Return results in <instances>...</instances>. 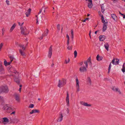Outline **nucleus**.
<instances>
[{
  "mask_svg": "<svg viewBox=\"0 0 125 125\" xmlns=\"http://www.w3.org/2000/svg\"><path fill=\"white\" fill-rule=\"evenodd\" d=\"M15 44L16 45L19 46L20 48H22V49H20L19 50V52L21 55L22 56H25V53L24 52L26 49V46L24 47V45L23 44H19L18 42H15Z\"/></svg>",
  "mask_w": 125,
  "mask_h": 125,
  "instance_id": "obj_1",
  "label": "nucleus"
},
{
  "mask_svg": "<svg viewBox=\"0 0 125 125\" xmlns=\"http://www.w3.org/2000/svg\"><path fill=\"white\" fill-rule=\"evenodd\" d=\"M9 91L8 87L6 85L2 86L0 87V94L2 92L7 93Z\"/></svg>",
  "mask_w": 125,
  "mask_h": 125,
  "instance_id": "obj_2",
  "label": "nucleus"
},
{
  "mask_svg": "<svg viewBox=\"0 0 125 125\" xmlns=\"http://www.w3.org/2000/svg\"><path fill=\"white\" fill-rule=\"evenodd\" d=\"M66 80L62 79L61 80H59L58 86L60 88L64 86L66 83Z\"/></svg>",
  "mask_w": 125,
  "mask_h": 125,
  "instance_id": "obj_3",
  "label": "nucleus"
},
{
  "mask_svg": "<svg viewBox=\"0 0 125 125\" xmlns=\"http://www.w3.org/2000/svg\"><path fill=\"white\" fill-rule=\"evenodd\" d=\"M8 68L9 69L10 71L12 72V74H11V75L15 76L16 75L15 74L17 73L18 74V72L16 71L15 70V68L11 65H10L9 67Z\"/></svg>",
  "mask_w": 125,
  "mask_h": 125,
  "instance_id": "obj_4",
  "label": "nucleus"
},
{
  "mask_svg": "<svg viewBox=\"0 0 125 125\" xmlns=\"http://www.w3.org/2000/svg\"><path fill=\"white\" fill-rule=\"evenodd\" d=\"M103 32L105 31L106 30L107 25V20H104V22H103Z\"/></svg>",
  "mask_w": 125,
  "mask_h": 125,
  "instance_id": "obj_5",
  "label": "nucleus"
},
{
  "mask_svg": "<svg viewBox=\"0 0 125 125\" xmlns=\"http://www.w3.org/2000/svg\"><path fill=\"white\" fill-rule=\"evenodd\" d=\"M4 110H10L11 111H13L14 109L13 107H8L7 105L4 106Z\"/></svg>",
  "mask_w": 125,
  "mask_h": 125,
  "instance_id": "obj_6",
  "label": "nucleus"
},
{
  "mask_svg": "<svg viewBox=\"0 0 125 125\" xmlns=\"http://www.w3.org/2000/svg\"><path fill=\"white\" fill-rule=\"evenodd\" d=\"M52 45H51L49 49L48 56L50 58H51L52 54Z\"/></svg>",
  "mask_w": 125,
  "mask_h": 125,
  "instance_id": "obj_7",
  "label": "nucleus"
},
{
  "mask_svg": "<svg viewBox=\"0 0 125 125\" xmlns=\"http://www.w3.org/2000/svg\"><path fill=\"white\" fill-rule=\"evenodd\" d=\"M86 68L84 66H81L79 68V71L81 73H83L87 71Z\"/></svg>",
  "mask_w": 125,
  "mask_h": 125,
  "instance_id": "obj_8",
  "label": "nucleus"
},
{
  "mask_svg": "<svg viewBox=\"0 0 125 125\" xmlns=\"http://www.w3.org/2000/svg\"><path fill=\"white\" fill-rule=\"evenodd\" d=\"M20 29L21 30V33L23 35H27L29 33V32H28V33L25 32V29L23 27H21L20 28Z\"/></svg>",
  "mask_w": 125,
  "mask_h": 125,
  "instance_id": "obj_9",
  "label": "nucleus"
},
{
  "mask_svg": "<svg viewBox=\"0 0 125 125\" xmlns=\"http://www.w3.org/2000/svg\"><path fill=\"white\" fill-rule=\"evenodd\" d=\"M76 87L77 89V92H79L80 91L79 82L78 79V78L76 77Z\"/></svg>",
  "mask_w": 125,
  "mask_h": 125,
  "instance_id": "obj_10",
  "label": "nucleus"
},
{
  "mask_svg": "<svg viewBox=\"0 0 125 125\" xmlns=\"http://www.w3.org/2000/svg\"><path fill=\"white\" fill-rule=\"evenodd\" d=\"M14 96L15 97V99L16 101L18 102L20 101V96L18 94L16 93H15L14 94Z\"/></svg>",
  "mask_w": 125,
  "mask_h": 125,
  "instance_id": "obj_11",
  "label": "nucleus"
},
{
  "mask_svg": "<svg viewBox=\"0 0 125 125\" xmlns=\"http://www.w3.org/2000/svg\"><path fill=\"white\" fill-rule=\"evenodd\" d=\"M67 96L66 99V101L67 103V105L68 106H69V94L68 92H67Z\"/></svg>",
  "mask_w": 125,
  "mask_h": 125,
  "instance_id": "obj_12",
  "label": "nucleus"
},
{
  "mask_svg": "<svg viewBox=\"0 0 125 125\" xmlns=\"http://www.w3.org/2000/svg\"><path fill=\"white\" fill-rule=\"evenodd\" d=\"M112 89L114 91L116 92H118L119 93V94H121V93L120 91V90H118V88H115V87L114 86L113 87Z\"/></svg>",
  "mask_w": 125,
  "mask_h": 125,
  "instance_id": "obj_13",
  "label": "nucleus"
},
{
  "mask_svg": "<svg viewBox=\"0 0 125 125\" xmlns=\"http://www.w3.org/2000/svg\"><path fill=\"white\" fill-rule=\"evenodd\" d=\"M59 115V116L58 119L57 120V121L58 122H60L62 120V118L63 117L62 114L61 112L60 113Z\"/></svg>",
  "mask_w": 125,
  "mask_h": 125,
  "instance_id": "obj_14",
  "label": "nucleus"
},
{
  "mask_svg": "<svg viewBox=\"0 0 125 125\" xmlns=\"http://www.w3.org/2000/svg\"><path fill=\"white\" fill-rule=\"evenodd\" d=\"M116 62H115V59L114 58L112 61L111 62L114 64L117 65L119 63V60L118 59H116Z\"/></svg>",
  "mask_w": 125,
  "mask_h": 125,
  "instance_id": "obj_15",
  "label": "nucleus"
},
{
  "mask_svg": "<svg viewBox=\"0 0 125 125\" xmlns=\"http://www.w3.org/2000/svg\"><path fill=\"white\" fill-rule=\"evenodd\" d=\"M80 103L81 104L85 106H90L91 105V104H88L87 103L84 102L83 101L80 102Z\"/></svg>",
  "mask_w": 125,
  "mask_h": 125,
  "instance_id": "obj_16",
  "label": "nucleus"
},
{
  "mask_svg": "<svg viewBox=\"0 0 125 125\" xmlns=\"http://www.w3.org/2000/svg\"><path fill=\"white\" fill-rule=\"evenodd\" d=\"M40 112V111L36 109H34L32 110L30 112V114H31L36 113H39Z\"/></svg>",
  "mask_w": 125,
  "mask_h": 125,
  "instance_id": "obj_17",
  "label": "nucleus"
},
{
  "mask_svg": "<svg viewBox=\"0 0 125 125\" xmlns=\"http://www.w3.org/2000/svg\"><path fill=\"white\" fill-rule=\"evenodd\" d=\"M5 73V70L2 65L0 66V73L4 74Z\"/></svg>",
  "mask_w": 125,
  "mask_h": 125,
  "instance_id": "obj_18",
  "label": "nucleus"
},
{
  "mask_svg": "<svg viewBox=\"0 0 125 125\" xmlns=\"http://www.w3.org/2000/svg\"><path fill=\"white\" fill-rule=\"evenodd\" d=\"M4 103V101L3 97L0 96V105H3Z\"/></svg>",
  "mask_w": 125,
  "mask_h": 125,
  "instance_id": "obj_19",
  "label": "nucleus"
},
{
  "mask_svg": "<svg viewBox=\"0 0 125 125\" xmlns=\"http://www.w3.org/2000/svg\"><path fill=\"white\" fill-rule=\"evenodd\" d=\"M12 62V60L10 61V62H7L6 60H4V64L5 66H7L10 65Z\"/></svg>",
  "mask_w": 125,
  "mask_h": 125,
  "instance_id": "obj_20",
  "label": "nucleus"
},
{
  "mask_svg": "<svg viewBox=\"0 0 125 125\" xmlns=\"http://www.w3.org/2000/svg\"><path fill=\"white\" fill-rule=\"evenodd\" d=\"M106 37L104 35H100L99 37L100 41H102L104 40L105 39Z\"/></svg>",
  "mask_w": 125,
  "mask_h": 125,
  "instance_id": "obj_21",
  "label": "nucleus"
},
{
  "mask_svg": "<svg viewBox=\"0 0 125 125\" xmlns=\"http://www.w3.org/2000/svg\"><path fill=\"white\" fill-rule=\"evenodd\" d=\"M31 11V8H29L26 12L25 14L26 15L27 17H29Z\"/></svg>",
  "mask_w": 125,
  "mask_h": 125,
  "instance_id": "obj_22",
  "label": "nucleus"
},
{
  "mask_svg": "<svg viewBox=\"0 0 125 125\" xmlns=\"http://www.w3.org/2000/svg\"><path fill=\"white\" fill-rule=\"evenodd\" d=\"M111 17L115 21L117 19V17L116 15L114 14H111Z\"/></svg>",
  "mask_w": 125,
  "mask_h": 125,
  "instance_id": "obj_23",
  "label": "nucleus"
},
{
  "mask_svg": "<svg viewBox=\"0 0 125 125\" xmlns=\"http://www.w3.org/2000/svg\"><path fill=\"white\" fill-rule=\"evenodd\" d=\"M49 32V30L48 29H46V31H44V33L42 34V36H47V34Z\"/></svg>",
  "mask_w": 125,
  "mask_h": 125,
  "instance_id": "obj_24",
  "label": "nucleus"
},
{
  "mask_svg": "<svg viewBox=\"0 0 125 125\" xmlns=\"http://www.w3.org/2000/svg\"><path fill=\"white\" fill-rule=\"evenodd\" d=\"M2 121L3 123L5 122H9L8 119L6 117H4L2 118Z\"/></svg>",
  "mask_w": 125,
  "mask_h": 125,
  "instance_id": "obj_25",
  "label": "nucleus"
},
{
  "mask_svg": "<svg viewBox=\"0 0 125 125\" xmlns=\"http://www.w3.org/2000/svg\"><path fill=\"white\" fill-rule=\"evenodd\" d=\"M19 121V120L16 118L13 119L11 121V122L13 123H17Z\"/></svg>",
  "mask_w": 125,
  "mask_h": 125,
  "instance_id": "obj_26",
  "label": "nucleus"
},
{
  "mask_svg": "<svg viewBox=\"0 0 125 125\" xmlns=\"http://www.w3.org/2000/svg\"><path fill=\"white\" fill-rule=\"evenodd\" d=\"M16 26V24L14 23V24L12 26V27H11L10 28V32H11L15 28Z\"/></svg>",
  "mask_w": 125,
  "mask_h": 125,
  "instance_id": "obj_27",
  "label": "nucleus"
},
{
  "mask_svg": "<svg viewBox=\"0 0 125 125\" xmlns=\"http://www.w3.org/2000/svg\"><path fill=\"white\" fill-rule=\"evenodd\" d=\"M93 6V4L92 2L89 3H88V7L90 9H91L92 8Z\"/></svg>",
  "mask_w": 125,
  "mask_h": 125,
  "instance_id": "obj_28",
  "label": "nucleus"
},
{
  "mask_svg": "<svg viewBox=\"0 0 125 125\" xmlns=\"http://www.w3.org/2000/svg\"><path fill=\"white\" fill-rule=\"evenodd\" d=\"M104 46L106 50L108 51V48L109 47L108 43H105L104 45Z\"/></svg>",
  "mask_w": 125,
  "mask_h": 125,
  "instance_id": "obj_29",
  "label": "nucleus"
},
{
  "mask_svg": "<svg viewBox=\"0 0 125 125\" xmlns=\"http://www.w3.org/2000/svg\"><path fill=\"white\" fill-rule=\"evenodd\" d=\"M100 6L101 7V11L103 13L104 12L105 10L104 9V4H102L101 5H100Z\"/></svg>",
  "mask_w": 125,
  "mask_h": 125,
  "instance_id": "obj_30",
  "label": "nucleus"
},
{
  "mask_svg": "<svg viewBox=\"0 0 125 125\" xmlns=\"http://www.w3.org/2000/svg\"><path fill=\"white\" fill-rule=\"evenodd\" d=\"M15 81L19 85V84L20 83V81L19 80V79L18 78H15L14 79Z\"/></svg>",
  "mask_w": 125,
  "mask_h": 125,
  "instance_id": "obj_31",
  "label": "nucleus"
},
{
  "mask_svg": "<svg viewBox=\"0 0 125 125\" xmlns=\"http://www.w3.org/2000/svg\"><path fill=\"white\" fill-rule=\"evenodd\" d=\"M96 58L97 60L98 61H99L102 60V58L99 56V55L98 54L97 55Z\"/></svg>",
  "mask_w": 125,
  "mask_h": 125,
  "instance_id": "obj_32",
  "label": "nucleus"
},
{
  "mask_svg": "<svg viewBox=\"0 0 125 125\" xmlns=\"http://www.w3.org/2000/svg\"><path fill=\"white\" fill-rule=\"evenodd\" d=\"M71 38L72 40L73 38V29H72L71 30Z\"/></svg>",
  "mask_w": 125,
  "mask_h": 125,
  "instance_id": "obj_33",
  "label": "nucleus"
},
{
  "mask_svg": "<svg viewBox=\"0 0 125 125\" xmlns=\"http://www.w3.org/2000/svg\"><path fill=\"white\" fill-rule=\"evenodd\" d=\"M125 64V63H124L123 65L122 68V71L123 73L125 72V66L124 65Z\"/></svg>",
  "mask_w": 125,
  "mask_h": 125,
  "instance_id": "obj_34",
  "label": "nucleus"
},
{
  "mask_svg": "<svg viewBox=\"0 0 125 125\" xmlns=\"http://www.w3.org/2000/svg\"><path fill=\"white\" fill-rule=\"evenodd\" d=\"M101 17V19L102 20V22L103 23V22H104V17L102 14L100 15Z\"/></svg>",
  "mask_w": 125,
  "mask_h": 125,
  "instance_id": "obj_35",
  "label": "nucleus"
},
{
  "mask_svg": "<svg viewBox=\"0 0 125 125\" xmlns=\"http://www.w3.org/2000/svg\"><path fill=\"white\" fill-rule=\"evenodd\" d=\"M87 80L88 82H89L90 85L91 84V81L90 78V77H88L87 78Z\"/></svg>",
  "mask_w": 125,
  "mask_h": 125,
  "instance_id": "obj_36",
  "label": "nucleus"
},
{
  "mask_svg": "<svg viewBox=\"0 0 125 125\" xmlns=\"http://www.w3.org/2000/svg\"><path fill=\"white\" fill-rule=\"evenodd\" d=\"M111 62H110V64H109V67H108V73H109L110 72V69L111 68Z\"/></svg>",
  "mask_w": 125,
  "mask_h": 125,
  "instance_id": "obj_37",
  "label": "nucleus"
},
{
  "mask_svg": "<svg viewBox=\"0 0 125 125\" xmlns=\"http://www.w3.org/2000/svg\"><path fill=\"white\" fill-rule=\"evenodd\" d=\"M74 58H76L77 55V52L76 50H75L74 51Z\"/></svg>",
  "mask_w": 125,
  "mask_h": 125,
  "instance_id": "obj_38",
  "label": "nucleus"
},
{
  "mask_svg": "<svg viewBox=\"0 0 125 125\" xmlns=\"http://www.w3.org/2000/svg\"><path fill=\"white\" fill-rule=\"evenodd\" d=\"M84 64H85V65L86 67V68H87L88 67V62L87 61H85L84 62Z\"/></svg>",
  "mask_w": 125,
  "mask_h": 125,
  "instance_id": "obj_39",
  "label": "nucleus"
},
{
  "mask_svg": "<svg viewBox=\"0 0 125 125\" xmlns=\"http://www.w3.org/2000/svg\"><path fill=\"white\" fill-rule=\"evenodd\" d=\"M67 48L68 50H71L72 49V46H70L68 45Z\"/></svg>",
  "mask_w": 125,
  "mask_h": 125,
  "instance_id": "obj_40",
  "label": "nucleus"
},
{
  "mask_svg": "<svg viewBox=\"0 0 125 125\" xmlns=\"http://www.w3.org/2000/svg\"><path fill=\"white\" fill-rule=\"evenodd\" d=\"M9 57L10 58V61L12 60V61L13 60V59H14V58L13 57V56H10Z\"/></svg>",
  "mask_w": 125,
  "mask_h": 125,
  "instance_id": "obj_41",
  "label": "nucleus"
},
{
  "mask_svg": "<svg viewBox=\"0 0 125 125\" xmlns=\"http://www.w3.org/2000/svg\"><path fill=\"white\" fill-rule=\"evenodd\" d=\"M68 61H67L66 59L65 60V62L64 63H65L67 64V63H68L69 62V61H70V59H69V58H68Z\"/></svg>",
  "mask_w": 125,
  "mask_h": 125,
  "instance_id": "obj_42",
  "label": "nucleus"
},
{
  "mask_svg": "<svg viewBox=\"0 0 125 125\" xmlns=\"http://www.w3.org/2000/svg\"><path fill=\"white\" fill-rule=\"evenodd\" d=\"M34 105L33 104H31L29 106V107L32 108L34 106Z\"/></svg>",
  "mask_w": 125,
  "mask_h": 125,
  "instance_id": "obj_43",
  "label": "nucleus"
},
{
  "mask_svg": "<svg viewBox=\"0 0 125 125\" xmlns=\"http://www.w3.org/2000/svg\"><path fill=\"white\" fill-rule=\"evenodd\" d=\"M57 28L58 30H60V25L58 24L57 25Z\"/></svg>",
  "mask_w": 125,
  "mask_h": 125,
  "instance_id": "obj_44",
  "label": "nucleus"
},
{
  "mask_svg": "<svg viewBox=\"0 0 125 125\" xmlns=\"http://www.w3.org/2000/svg\"><path fill=\"white\" fill-rule=\"evenodd\" d=\"M91 57H89V58L86 61H87V62H88L90 61H91Z\"/></svg>",
  "mask_w": 125,
  "mask_h": 125,
  "instance_id": "obj_45",
  "label": "nucleus"
},
{
  "mask_svg": "<svg viewBox=\"0 0 125 125\" xmlns=\"http://www.w3.org/2000/svg\"><path fill=\"white\" fill-rule=\"evenodd\" d=\"M43 8H44V7H42V9H40V11L38 13V14H40L41 12L42 11V9Z\"/></svg>",
  "mask_w": 125,
  "mask_h": 125,
  "instance_id": "obj_46",
  "label": "nucleus"
},
{
  "mask_svg": "<svg viewBox=\"0 0 125 125\" xmlns=\"http://www.w3.org/2000/svg\"><path fill=\"white\" fill-rule=\"evenodd\" d=\"M3 43H1L0 44V47L1 48L3 45Z\"/></svg>",
  "mask_w": 125,
  "mask_h": 125,
  "instance_id": "obj_47",
  "label": "nucleus"
},
{
  "mask_svg": "<svg viewBox=\"0 0 125 125\" xmlns=\"http://www.w3.org/2000/svg\"><path fill=\"white\" fill-rule=\"evenodd\" d=\"M66 37L67 38V40H70L69 36L68 35V34H67Z\"/></svg>",
  "mask_w": 125,
  "mask_h": 125,
  "instance_id": "obj_48",
  "label": "nucleus"
},
{
  "mask_svg": "<svg viewBox=\"0 0 125 125\" xmlns=\"http://www.w3.org/2000/svg\"><path fill=\"white\" fill-rule=\"evenodd\" d=\"M6 3L8 5H9V1L8 0H6Z\"/></svg>",
  "mask_w": 125,
  "mask_h": 125,
  "instance_id": "obj_49",
  "label": "nucleus"
},
{
  "mask_svg": "<svg viewBox=\"0 0 125 125\" xmlns=\"http://www.w3.org/2000/svg\"><path fill=\"white\" fill-rule=\"evenodd\" d=\"M83 62H80L79 64H80L81 65H82L83 64Z\"/></svg>",
  "mask_w": 125,
  "mask_h": 125,
  "instance_id": "obj_50",
  "label": "nucleus"
},
{
  "mask_svg": "<svg viewBox=\"0 0 125 125\" xmlns=\"http://www.w3.org/2000/svg\"><path fill=\"white\" fill-rule=\"evenodd\" d=\"M69 40H67V44L68 46L69 45Z\"/></svg>",
  "mask_w": 125,
  "mask_h": 125,
  "instance_id": "obj_51",
  "label": "nucleus"
},
{
  "mask_svg": "<svg viewBox=\"0 0 125 125\" xmlns=\"http://www.w3.org/2000/svg\"><path fill=\"white\" fill-rule=\"evenodd\" d=\"M67 111L68 113H69V110L68 108H67Z\"/></svg>",
  "mask_w": 125,
  "mask_h": 125,
  "instance_id": "obj_52",
  "label": "nucleus"
},
{
  "mask_svg": "<svg viewBox=\"0 0 125 125\" xmlns=\"http://www.w3.org/2000/svg\"><path fill=\"white\" fill-rule=\"evenodd\" d=\"M104 80L105 81H107L108 79L107 78H104Z\"/></svg>",
  "mask_w": 125,
  "mask_h": 125,
  "instance_id": "obj_53",
  "label": "nucleus"
},
{
  "mask_svg": "<svg viewBox=\"0 0 125 125\" xmlns=\"http://www.w3.org/2000/svg\"><path fill=\"white\" fill-rule=\"evenodd\" d=\"M43 36H42L39 38V39L40 40L42 39H43Z\"/></svg>",
  "mask_w": 125,
  "mask_h": 125,
  "instance_id": "obj_54",
  "label": "nucleus"
},
{
  "mask_svg": "<svg viewBox=\"0 0 125 125\" xmlns=\"http://www.w3.org/2000/svg\"><path fill=\"white\" fill-rule=\"evenodd\" d=\"M88 1L89 3L92 2V0H88Z\"/></svg>",
  "mask_w": 125,
  "mask_h": 125,
  "instance_id": "obj_55",
  "label": "nucleus"
},
{
  "mask_svg": "<svg viewBox=\"0 0 125 125\" xmlns=\"http://www.w3.org/2000/svg\"><path fill=\"white\" fill-rule=\"evenodd\" d=\"M88 64H89L90 65H92V62H91V61H90V62H88Z\"/></svg>",
  "mask_w": 125,
  "mask_h": 125,
  "instance_id": "obj_56",
  "label": "nucleus"
},
{
  "mask_svg": "<svg viewBox=\"0 0 125 125\" xmlns=\"http://www.w3.org/2000/svg\"><path fill=\"white\" fill-rule=\"evenodd\" d=\"M119 14H121L122 16H123L124 14L120 12H119Z\"/></svg>",
  "mask_w": 125,
  "mask_h": 125,
  "instance_id": "obj_57",
  "label": "nucleus"
},
{
  "mask_svg": "<svg viewBox=\"0 0 125 125\" xmlns=\"http://www.w3.org/2000/svg\"><path fill=\"white\" fill-rule=\"evenodd\" d=\"M15 111H14L13 112H12L11 114H14L15 113Z\"/></svg>",
  "mask_w": 125,
  "mask_h": 125,
  "instance_id": "obj_58",
  "label": "nucleus"
},
{
  "mask_svg": "<svg viewBox=\"0 0 125 125\" xmlns=\"http://www.w3.org/2000/svg\"><path fill=\"white\" fill-rule=\"evenodd\" d=\"M38 18L37 17V19H36V21H36V23L37 24V23H38Z\"/></svg>",
  "mask_w": 125,
  "mask_h": 125,
  "instance_id": "obj_59",
  "label": "nucleus"
},
{
  "mask_svg": "<svg viewBox=\"0 0 125 125\" xmlns=\"http://www.w3.org/2000/svg\"><path fill=\"white\" fill-rule=\"evenodd\" d=\"M91 31L90 30V31H89V36L90 37V36H91Z\"/></svg>",
  "mask_w": 125,
  "mask_h": 125,
  "instance_id": "obj_60",
  "label": "nucleus"
},
{
  "mask_svg": "<svg viewBox=\"0 0 125 125\" xmlns=\"http://www.w3.org/2000/svg\"><path fill=\"white\" fill-rule=\"evenodd\" d=\"M21 87H20L19 90V91H20V92H21Z\"/></svg>",
  "mask_w": 125,
  "mask_h": 125,
  "instance_id": "obj_61",
  "label": "nucleus"
},
{
  "mask_svg": "<svg viewBox=\"0 0 125 125\" xmlns=\"http://www.w3.org/2000/svg\"><path fill=\"white\" fill-rule=\"evenodd\" d=\"M99 31V30H98V31H95V32H94L95 34H97V32L98 31Z\"/></svg>",
  "mask_w": 125,
  "mask_h": 125,
  "instance_id": "obj_62",
  "label": "nucleus"
},
{
  "mask_svg": "<svg viewBox=\"0 0 125 125\" xmlns=\"http://www.w3.org/2000/svg\"><path fill=\"white\" fill-rule=\"evenodd\" d=\"M5 31V30L4 29V28H3L2 30V32H4V31Z\"/></svg>",
  "mask_w": 125,
  "mask_h": 125,
  "instance_id": "obj_63",
  "label": "nucleus"
},
{
  "mask_svg": "<svg viewBox=\"0 0 125 125\" xmlns=\"http://www.w3.org/2000/svg\"><path fill=\"white\" fill-rule=\"evenodd\" d=\"M89 18H86L85 19L86 20H89Z\"/></svg>",
  "mask_w": 125,
  "mask_h": 125,
  "instance_id": "obj_64",
  "label": "nucleus"
}]
</instances>
